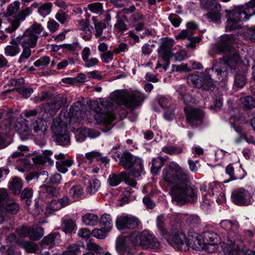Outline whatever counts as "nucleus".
Listing matches in <instances>:
<instances>
[{"label":"nucleus","instance_id":"59","mask_svg":"<svg viewBox=\"0 0 255 255\" xmlns=\"http://www.w3.org/2000/svg\"><path fill=\"white\" fill-rule=\"evenodd\" d=\"M110 231H107V229H104L102 227L101 229H94L92 231V235L94 237L99 239H105L107 235V233Z\"/></svg>","mask_w":255,"mask_h":255},{"label":"nucleus","instance_id":"35","mask_svg":"<svg viewBox=\"0 0 255 255\" xmlns=\"http://www.w3.org/2000/svg\"><path fill=\"white\" fill-rule=\"evenodd\" d=\"M1 206L4 210L11 214H16L19 209L18 204L11 200L10 198L5 203H2Z\"/></svg>","mask_w":255,"mask_h":255},{"label":"nucleus","instance_id":"7","mask_svg":"<svg viewBox=\"0 0 255 255\" xmlns=\"http://www.w3.org/2000/svg\"><path fill=\"white\" fill-rule=\"evenodd\" d=\"M53 140L58 145L66 146L70 144V138L67 128L60 120H54L51 126Z\"/></svg>","mask_w":255,"mask_h":255},{"label":"nucleus","instance_id":"32","mask_svg":"<svg viewBox=\"0 0 255 255\" xmlns=\"http://www.w3.org/2000/svg\"><path fill=\"white\" fill-rule=\"evenodd\" d=\"M127 172L123 171L117 174L116 173L111 174L108 178V182L111 186H117L123 181L126 177Z\"/></svg>","mask_w":255,"mask_h":255},{"label":"nucleus","instance_id":"46","mask_svg":"<svg viewBox=\"0 0 255 255\" xmlns=\"http://www.w3.org/2000/svg\"><path fill=\"white\" fill-rule=\"evenodd\" d=\"M62 208V206L58 200H52L47 206L46 214L48 215L52 214L55 212Z\"/></svg>","mask_w":255,"mask_h":255},{"label":"nucleus","instance_id":"36","mask_svg":"<svg viewBox=\"0 0 255 255\" xmlns=\"http://www.w3.org/2000/svg\"><path fill=\"white\" fill-rule=\"evenodd\" d=\"M44 235V229L41 227H30L29 239L36 241L41 239Z\"/></svg>","mask_w":255,"mask_h":255},{"label":"nucleus","instance_id":"53","mask_svg":"<svg viewBox=\"0 0 255 255\" xmlns=\"http://www.w3.org/2000/svg\"><path fill=\"white\" fill-rule=\"evenodd\" d=\"M40 189L50 197L57 196L59 193L58 189L52 186L43 185L40 186Z\"/></svg>","mask_w":255,"mask_h":255},{"label":"nucleus","instance_id":"10","mask_svg":"<svg viewBox=\"0 0 255 255\" xmlns=\"http://www.w3.org/2000/svg\"><path fill=\"white\" fill-rule=\"evenodd\" d=\"M241 57L240 55L235 53L230 55L229 57H224L220 59L219 61L215 64V65L219 69L220 72H222L223 76L228 77V70L230 67L231 69H236L237 64L241 61Z\"/></svg>","mask_w":255,"mask_h":255},{"label":"nucleus","instance_id":"52","mask_svg":"<svg viewBox=\"0 0 255 255\" xmlns=\"http://www.w3.org/2000/svg\"><path fill=\"white\" fill-rule=\"evenodd\" d=\"M120 12H117L116 16L117 21L115 24L114 27L116 29H118L121 32H124L128 29V26L125 23L122 16L121 17L119 16Z\"/></svg>","mask_w":255,"mask_h":255},{"label":"nucleus","instance_id":"64","mask_svg":"<svg viewBox=\"0 0 255 255\" xmlns=\"http://www.w3.org/2000/svg\"><path fill=\"white\" fill-rule=\"evenodd\" d=\"M50 61V57L48 56H44L41 57L39 59L37 60L33 64L35 67H47L49 64Z\"/></svg>","mask_w":255,"mask_h":255},{"label":"nucleus","instance_id":"19","mask_svg":"<svg viewBox=\"0 0 255 255\" xmlns=\"http://www.w3.org/2000/svg\"><path fill=\"white\" fill-rule=\"evenodd\" d=\"M194 34L190 33L187 30H182L176 36V39H187L189 42L186 45V47L191 49H195V44L198 43L201 40V38L199 36H193Z\"/></svg>","mask_w":255,"mask_h":255},{"label":"nucleus","instance_id":"4","mask_svg":"<svg viewBox=\"0 0 255 255\" xmlns=\"http://www.w3.org/2000/svg\"><path fill=\"white\" fill-rule=\"evenodd\" d=\"M48 33L44 30V27L37 22H34L21 35L16 37L21 47L34 48L37 45L38 37L45 38Z\"/></svg>","mask_w":255,"mask_h":255},{"label":"nucleus","instance_id":"14","mask_svg":"<svg viewBox=\"0 0 255 255\" xmlns=\"http://www.w3.org/2000/svg\"><path fill=\"white\" fill-rule=\"evenodd\" d=\"M187 124L192 127L200 126L203 122L204 113L200 109L186 107L184 109Z\"/></svg>","mask_w":255,"mask_h":255},{"label":"nucleus","instance_id":"25","mask_svg":"<svg viewBox=\"0 0 255 255\" xmlns=\"http://www.w3.org/2000/svg\"><path fill=\"white\" fill-rule=\"evenodd\" d=\"M116 249L121 255H133L129 248L127 245L124 237H119L116 241Z\"/></svg>","mask_w":255,"mask_h":255},{"label":"nucleus","instance_id":"63","mask_svg":"<svg viewBox=\"0 0 255 255\" xmlns=\"http://www.w3.org/2000/svg\"><path fill=\"white\" fill-rule=\"evenodd\" d=\"M200 223L201 220L198 216H190L186 219V224L191 227H197Z\"/></svg>","mask_w":255,"mask_h":255},{"label":"nucleus","instance_id":"15","mask_svg":"<svg viewBox=\"0 0 255 255\" xmlns=\"http://www.w3.org/2000/svg\"><path fill=\"white\" fill-rule=\"evenodd\" d=\"M86 107L79 101L74 103L69 109L68 113L70 123L73 122H79L85 116Z\"/></svg>","mask_w":255,"mask_h":255},{"label":"nucleus","instance_id":"39","mask_svg":"<svg viewBox=\"0 0 255 255\" xmlns=\"http://www.w3.org/2000/svg\"><path fill=\"white\" fill-rule=\"evenodd\" d=\"M82 221L86 226H94L98 224L99 217L95 214L87 213L82 217Z\"/></svg>","mask_w":255,"mask_h":255},{"label":"nucleus","instance_id":"40","mask_svg":"<svg viewBox=\"0 0 255 255\" xmlns=\"http://www.w3.org/2000/svg\"><path fill=\"white\" fill-rule=\"evenodd\" d=\"M234 40L233 36L232 35H226L222 37L220 43V46L224 51H229L231 48V44Z\"/></svg>","mask_w":255,"mask_h":255},{"label":"nucleus","instance_id":"37","mask_svg":"<svg viewBox=\"0 0 255 255\" xmlns=\"http://www.w3.org/2000/svg\"><path fill=\"white\" fill-rule=\"evenodd\" d=\"M9 189L14 194H19L22 188V185L20 178L15 177L9 183Z\"/></svg>","mask_w":255,"mask_h":255},{"label":"nucleus","instance_id":"6","mask_svg":"<svg viewBox=\"0 0 255 255\" xmlns=\"http://www.w3.org/2000/svg\"><path fill=\"white\" fill-rule=\"evenodd\" d=\"M121 105L131 111L140 107L144 100V95L137 92H129L121 95L115 94Z\"/></svg>","mask_w":255,"mask_h":255},{"label":"nucleus","instance_id":"11","mask_svg":"<svg viewBox=\"0 0 255 255\" xmlns=\"http://www.w3.org/2000/svg\"><path fill=\"white\" fill-rule=\"evenodd\" d=\"M141 224L140 220L136 217L128 215L122 214L117 217L116 225L120 230H133Z\"/></svg>","mask_w":255,"mask_h":255},{"label":"nucleus","instance_id":"33","mask_svg":"<svg viewBox=\"0 0 255 255\" xmlns=\"http://www.w3.org/2000/svg\"><path fill=\"white\" fill-rule=\"evenodd\" d=\"M48 172L45 171H43L40 172L37 171H33L28 174L25 178V181L28 183L30 181L36 179L37 181H42L46 182V180L48 178Z\"/></svg>","mask_w":255,"mask_h":255},{"label":"nucleus","instance_id":"56","mask_svg":"<svg viewBox=\"0 0 255 255\" xmlns=\"http://www.w3.org/2000/svg\"><path fill=\"white\" fill-rule=\"evenodd\" d=\"M22 247L25 251L28 253H34L37 252L39 249L38 245L34 243L27 241L23 243Z\"/></svg>","mask_w":255,"mask_h":255},{"label":"nucleus","instance_id":"50","mask_svg":"<svg viewBox=\"0 0 255 255\" xmlns=\"http://www.w3.org/2000/svg\"><path fill=\"white\" fill-rule=\"evenodd\" d=\"M52 7V4L51 2H46L41 4L38 8V13L44 17L50 14Z\"/></svg>","mask_w":255,"mask_h":255},{"label":"nucleus","instance_id":"51","mask_svg":"<svg viewBox=\"0 0 255 255\" xmlns=\"http://www.w3.org/2000/svg\"><path fill=\"white\" fill-rule=\"evenodd\" d=\"M162 150L164 152L170 155L178 154L183 152V148L180 146L169 145L163 147Z\"/></svg>","mask_w":255,"mask_h":255},{"label":"nucleus","instance_id":"61","mask_svg":"<svg viewBox=\"0 0 255 255\" xmlns=\"http://www.w3.org/2000/svg\"><path fill=\"white\" fill-rule=\"evenodd\" d=\"M81 132L85 136L91 138H96L99 136L100 132L95 129L84 128L81 130Z\"/></svg>","mask_w":255,"mask_h":255},{"label":"nucleus","instance_id":"30","mask_svg":"<svg viewBox=\"0 0 255 255\" xmlns=\"http://www.w3.org/2000/svg\"><path fill=\"white\" fill-rule=\"evenodd\" d=\"M136 157L133 156L128 152H124L120 159V164L125 169H128L135 161Z\"/></svg>","mask_w":255,"mask_h":255},{"label":"nucleus","instance_id":"12","mask_svg":"<svg viewBox=\"0 0 255 255\" xmlns=\"http://www.w3.org/2000/svg\"><path fill=\"white\" fill-rule=\"evenodd\" d=\"M231 198L233 202L238 206H249L253 202L251 193L244 188H239L232 191Z\"/></svg>","mask_w":255,"mask_h":255},{"label":"nucleus","instance_id":"23","mask_svg":"<svg viewBox=\"0 0 255 255\" xmlns=\"http://www.w3.org/2000/svg\"><path fill=\"white\" fill-rule=\"evenodd\" d=\"M211 10L206 14L207 18L210 19L211 21L215 22H219L221 19V13L220 12L221 7L217 3H210Z\"/></svg>","mask_w":255,"mask_h":255},{"label":"nucleus","instance_id":"21","mask_svg":"<svg viewBox=\"0 0 255 255\" xmlns=\"http://www.w3.org/2000/svg\"><path fill=\"white\" fill-rule=\"evenodd\" d=\"M10 43L11 45H7L4 48V54L7 56L14 57L20 51V43L16 37L13 38Z\"/></svg>","mask_w":255,"mask_h":255},{"label":"nucleus","instance_id":"2","mask_svg":"<svg viewBox=\"0 0 255 255\" xmlns=\"http://www.w3.org/2000/svg\"><path fill=\"white\" fill-rule=\"evenodd\" d=\"M220 226L227 232L224 241L226 245L223 249L224 255H255V251L248 250L245 252L244 242L239 238L240 225L238 221L222 220Z\"/></svg>","mask_w":255,"mask_h":255},{"label":"nucleus","instance_id":"18","mask_svg":"<svg viewBox=\"0 0 255 255\" xmlns=\"http://www.w3.org/2000/svg\"><path fill=\"white\" fill-rule=\"evenodd\" d=\"M46 121L42 118L33 119L30 124V128L37 135H44L47 129Z\"/></svg>","mask_w":255,"mask_h":255},{"label":"nucleus","instance_id":"3","mask_svg":"<svg viewBox=\"0 0 255 255\" xmlns=\"http://www.w3.org/2000/svg\"><path fill=\"white\" fill-rule=\"evenodd\" d=\"M226 30L232 31L240 28V21H246L255 15V0H251L244 5L235 7L232 9H226Z\"/></svg>","mask_w":255,"mask_h":255},{"label":"nucleus","instance_id":"43","mask_svg":"<svg viewBox=\"0 0 255 255\" xmlns=\"http://www.w3.org/2000/svg\"><path fill=\"white\" fill-rule=\"evenodd\" d=\"M122 17L124 18L127 21L135 25L136 23L143 21L144 19L143 15L139 12H135L132 14L129 18H128L126 15H124Z\"/></svg>","mask_w":255,"mask_h":255},{"label":"nucleus","instance_id":"38","mask_svg":"<svg viewBox=\"0 0 255 255\" xmlns=\"http://www.w3.org/2000/svg\"><path fill=\"white\" fill-rule=\"evenodd\" d=\"M167 156L162 157L158 156L157 158H153L152 160V166L151 171L152 173H156L163 166L165 161H166Z\"/></svg>","mask_w":255,"mask_h":255},{"label":"nucleus","instance_id":"48","mask_svg":"<svg viewBox=\"0 0 255 255\" xmlns=\"http://www.w3.org/2000/svg\"><path fill=\"white\" fill-rule=\"evenodd\" d=\"M39 7V4L37 2H33L30 6L22 8L19 12V15L22 17L21 19H25L26 17L31 15L33 11V8Z\"/></svg>","mask_w":255,"mask_h":255},{"label":"nucleus","instance_id":"16","mask_svg":"<svg viewBox=\"0 0 255 255\" xmlns=\"http://www.w3.org/2000/svg\"><path fill=\"white\" fill-rule=\"evenodd\" d=\"M67 99L65 97L60 95L54 96L45 106L46 112L49 114L51 116H53L62 107L66 104Z\"/></svg>","mask_w":255,"mask_h":255},{"label":"nucleus","instance_id":"34","mask_svg":"<svg viewBox=\"0 0 255 255\" xmlns=\"http://www.w3.org/2000/svg\"><path fill=\"white\" fill-rule=\"evenodd\" d=\"M57 232L52 233L44 237L40 242L41 245L44 248H52L55 245V241L57 237L59 236Z\"/></svg>","mask_w":255,"mask_h":255},{"label":"nucleus","instance_id":"57","mask_svg":"<svg viewBox=\"0 0 255 255\" xmlns=\"http://www.w3.org/2000/svg\"><path fill=\"white\" fill-rule=\"evenodd\" d=\"M246 76L244 74L237 73L235 76V85L238 88H243L245 85Z\"/></svg>","mask_w":255,"mask_h":255},{"label":"nucleus","instance_id":"28","mask_svg":"<svg viewBox=\"0 0 255 255\" xmlns=\"http://www.w3.org/2000/svg\"><path fill=\"white\" fill-rule=\"evenodd\" d=\"M186 80L189 85L198 89L202 88L204 84V74L201 76L195 74H191L187 77Z\"/></svg>","mask_w":255,"mask_h":255},{"label":"nucleus","instance_id":"24","mask_svg":"<svg viewBox=\"0 0 255 255\" xmlns=\"http://www.w3.org/2000/svg\"><path fill=\"white\" fill-rule=\"evenodd\" d=\"M173 45V41L168 40L164 41L161 46L159 54L164 61H167L172 57L173 54L171 52V48Z\"/></svg>","mask_w":255,"mask_h":255},{"label":"nucleus","instance_id":"8","mask_svg":"<svg viewBox=\"0 0 255 255\" xmlns=\"http://www.w3.org/2000/svg\"><path fill=\"white\" fill-rule=\"evenodd\" d=\"M206 73L204 74V86L202 87L205 90L214 91L216 87L213 83V81H222L226 79L223 76L222 72L215 65L214 66L207 71Z\"/></svg>","mask_w":255,"mask_h":255},{"label":"nucleus","instance_id":"58","mask_svg":"<svg viewBox=\"0 0 255 255\" xmlns=\"http://www.w3.org/2000/svg\"><path fill=\"white\" fill-rule=\"evenodd\" d=\"M100 186V182L97 179H93L89 181L88 191L90 194L95 193Z\"/></svg>","mask_w":255,"mask_h":255},{"label":"nucleus","instance_id":"54","mask_svg":"<svg viewBox=\"0 0 255 255\" xmlns=\"http://www.w3.org/2000/svg\"><path fill=\"white\" fill-rule=\"evenodd\" d=\"M82 248L80 245L73 244L70 246L67 250L63 253L62 255H78L81 252Z\"/></svg>","mask_w":255,"mask_h":255},{"label":"nucleus","instance_id":"62","mask_svg":"<svg viewBox=\"0 0 255 255\" xmlns=\"http://www.w3.org/2000/svg\"><path fill=\"white\" fill-rule=\"evenodd\" d=\"M243 104L245 109H251L255 107V100L251 96H247L244 98Z\"/></svg>","mask_w":255,"mask_h":255},{"label":"nucleus","instance_id":"41","mask_svg":"<svg viewBox=\"0 0 255 255\" xmlns=\"http://www.w3.org/2000/svg\"><path fill=\"white\" fill-rule=\"evenodd\" d=\"M165 219L162 215H160L157 217V227L160 231L161 235L166 239L169 235L165 228Z\"/></svg>","mask_w":255,"mask_h":255},{"label":"nucleus","instance_id":"29","mask_svg":"<svg viewBox=\"0 0 255 255\" xmlns=\"http://www.w3.org/2000/svg\"><path fill=\"white\" fill-rule=\"evenodd\" d=\"M187 244L188 250L189 249V247L196 251L206 250V245L204 242H203V240H202L201 239H199L197 237L192 238L191 239H189V241L187 240Z\"/></svg>","mask_w":255,"mask_h":255},{"label":"nucleus","instance_id":"20","mask_svg":"<svg viewBox=\"0 0 255 255\" xmlns=\"http://www.w3.org/2000/svg\"><path fill=\"white\" fill-rule=\"evenodd\" d=\"M226 173L229 176L230 180L242 179L245 176V171L241 166L235 168L233 164H230L226 167Z\"/></svg>","mask_w":255,"mask_h":255},{"label":"nucleus","instance_id":"60","mask_svg":"<svg viewBox=\"0 0 255 255\" xmlns=\"http://www.w3.org/2000/svg\"><path fill=\"white\" fill-rule=\"evenodd\" d=\"M23 48L22 52L20 55L18 62L19 63H21L25 61L31 55L32 48L29 47H22Z\"/></svg>","mask_w":255,"mask_h":255},{"label":"nucleus","instance_id":"22","mask_svg":"<svg viewBox=\"0 0 255 255\" xmlns=\"http://www.w3.org/2000/svg\"><path fill=\"white\" fill-rule=\"evenodd\" d=\"M128 169L130 170V174L134 177L136 178L140 176L144 172L143 161L141 159L137 157L132 163L131 167L128 168Z\"/></svg>","mask_w":255,"mask_h":255},{"label":"nucleus","instance_id":"13","mask_svg":"<svg viewBox=\"0 0 255 255\" xmlns=\"http://www.w3.org/2000/svg\"><path fill=\"white\" fill-rule=\"evenodd\" d=\"M96 159L97 161H100L104 164L106 165L109 163L110 159L107 156H103L101 153L98 151H92L86 153L84 156L82 154H79L77 155V160L78 162V166H83L90 165Z\"/></svg>","mask_w":255,"mask_h":255},{"label":"nucleus","instance_id":"55","mask_svg":"<svg viewBox=\"0 0 255 255\" xmlns=\"http://www.w3.org/2000/svg\"><path fill=\"white\" fill-rule=\"evenodd\" d=\"M88 8L93 13L102 14L103 12V3L101 2H94L88 4Z\"/></svg>","mask_w":255,"mask_h":255},{"label":"nucleus","instance_id":"49","mask_svg":"<svg viewBox=\"0 0 255 255\" xmlns=\"http://www.w3.org/2000/svg\"><path fill=\"white\" fill-rule=\"evenodd\" d=\"M70 196L74 199H78L84 194L83 188L79 185L73 186L69 191Z\"/></svg>","mask_w":255,"mask_h":255},{"label":"nucleus","instance_id":"26","mask_svg":"<svg viewBox=\"0 0 255 255\" xmlns=\"http://www.w3.org/2000/svg\"><path fill=\"white\" fill-rule=\"evenodd\" d=\"M218 235L211 231H207L204 233L202 238L206 247L207 245L214 246L218 244Z\"/></svg>","mask_w":255,"mask_h":255},{"label":"nucleus","instance_id":"47","mask_svg":"<svg viewBox=\"0 0 255 255\" xmlns=\"http://www.w3.org/2000/svg\"><path fill=\"white\" fill-rule=\"evenodd\" d=\"M21 18L22 17L19 14L16 15L15 19L11 20L10 25L5 28V31L9 33L14 32L19 26L20 22L24 20Z\"/></svg>","mask_w":255,"mask_h":255},{"label":"nucleus","instance_id":"42","mask_svg":"<svg viewBox=\"0 0 255 255\" xmlns=\"http://www.w3.org/2000/svg\"><path fill=\"white\" fill-rule=\"evenodd\" d=\"M100 224L103 228L110 231L113 227V221L110 215L106 213L103 214L100 220Z\"/></svg>","mask_w":255,"mask_h":255},{"label":"nucleus","instance_id":"17","mask_svg":"<svg viewBox=\"0 0 255 255\" xmlns=\"http://www.w3.org/2000/svg\"><path fill=\"white\" fill-rule=\"evenodd\" d=\"M173 246L178 250L186 251L188 250V246L187 244V240L186 235L180 232H175L171 235V237Z\"/></svg>","mask_w":255,"mask_h":255},{"label":"nucleus","instance_id":"1","mask_svg":"<svg viewBox=\"0 0 255 255\" xmlns=\"http://www.w3.org/2000/svg\"><path fill=\"white\" fill-rule=\"evenodd\" d=\"M162 177L165 181L175 184L171 188V195L172 201L177 205L181 206L188 201H196L198 191L191 185L188 170L175 164L163 170Z\"/></svg>","mask_w":255,"mask_h":255},{"label":"nucleus","instance_id":"27","mask_svg":"<svg viewBox=\"0 0 255 255\" xmlns=\"http://www.w3.org/2000/svg\"><path fill=\"white\" fill-rule=\"evenodd\" d=\"M15 130L22 140L28 139L30 136V131L29 127L25 124L17 123L15 126Z\"/></svg>","mask_w":255,"mask_h":255},{"label":"nucleus","instance_id":"9","mask_svg":"<svg viewBox=\"0 0 255 255\" xmlns=\"http://www.w3.org/2000/svg\"><path fill=\"white\" fill-rule=\"evenodd\" d=\"M92 109L95 114L94 117L95 121L99 125H108L112 121V116L109 113L108 108L105 105V101H101L100 103H96Z\"/></svg>","mask_w":255,"mask_h":255},{"label":"nucleus","instance_id":"44","mask_svg":"<svg viewBox=\"0 0 255 255\" xmlns=\"http://www.w3.org/2000/svg\"><path fill=\"white\" fill-rule=\"evenodd\" d=\"M76 227L75 222L71 219L64 220L61 224V228L66 233L72 232Z\"/></svg>","mask_w":255,"mask_h":255},{"label":"nucleus","instance_id":"5","mask_svg":"<svg viewBox=\"0 0 255 255\" xmlns=\"http://www.w3.org/2000/svg\"><path fill=\"white\" fill-rule=\"evenodd\" d=\"M129 240L135 246H139L144 249L158 251L160 249V243L147 231H143L137 234L133 233L129 236Z\"/></svg>","mask_w":255,"mask_h":255},{"label":"nucleus","instance_id":"45","mask_svg":"<svg viewBox=\"0 0 255 255\" xmlns=\"http://www.w3.org/2000/svg\"><path fill=\"white\" fill-rule=\"evenodd\" d=\"M11 158L15 159L18 158L16 161L19 162L21 165L27 167L30 165L29 160L26 157H24L23 153L21 151H15L11 155Z\"/></svg>","mask_w":255,"mask_h":255},{"label":"nucleus","instance_id":"31","mask_svg":"<svg viewBox=\"0 0 255 255\" xmlns=\"http://www.w3.org/2000/svg\"><path fill=\"white\" fill-rule=\"evenodd\" d=\"M20 9V2L17 0L13 1L9 4L6 8V11L4 12V16L6 17L12 16L14 19L19 14Z\"/></svg>","mask_w":255,"mask_h":255}]
</instances>
